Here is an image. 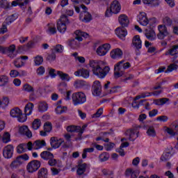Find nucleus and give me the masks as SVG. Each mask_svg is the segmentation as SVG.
Returning <instances> with one entry per match:
<instances>
[{
    "instance_id": "obj_56",
    "label": "nucleus",
    "mask_w": 178,
    "mask_h": 178,
    "mask_svg": "<svg viewBox=\"0 0 178 178\" xmlns=\"http://www.w3.org/2000/svg\"><path fill=\"white\" fill-rule=\"evenodd\" d=\"M24 90L26 91V92H34V88L29 84H25L24 86Z\"/></svg>"
},
{
    "instance_id": "obj_49",
    "label": "nucleus",
    "mask_w": 178,
    "mask_h": 178,
    "mask_svg": "<svg viewBox=\"0 0 178 178\" xmlns=\"http://www.w3.org/2000/svg\"><path fill=\"white\" fill-rule=\"evenodd\" d=\"M74 86L75 88H81V87H84V86H86V81L81 80H76L74 81Z\"/></svg>"
},
{
    "instance_id": "obj_36",
    "label": "nucleus",
    "mask_w": 178,
    "mask_h": 178,
    "mask_svg": "<svg viewBox=\"0 0 178 178\" xmlns=\"http://www.w3.org/2000/svg\"><path fill=\"white\" fill-rule=\"evenodd\" d=\"M20 165H22V160H19V158L17 157L16 159L11 163L10 166L11 169H17Z\"/></svg>"
},
{
    "instance_id": "obj_24",
    "label": "nucleus",
    "mask_w": 178,
    "mask_h": 178,
    "mask_svg": "<svg viewBox=\"0 0 178 178\" xmlns=\"http://www.w3.org/2000/svg\"><path fill=\"white\" fill-rule=\"evenodd\" d=\"M145 35L146 36V38H147V40H150V41H154L156 37L155 31H154L152 29H146Z\"/></svg>"
},
{
    "instance_id": "obj_43",
    "label": "nucleus",
    "mask_w": 178,
    "mask_h": 178,
    "mask_svg": "<svg viewBox=\"0 0 178 178\" xmlns=\"http://www.w3.org/2000/svg\"><path fill=\"white\" fill-rule=\"evenodd\" d=\"M17 19V15L16 14H13L10 16H8L6 19V24L9 25L10 24L13 22H15V20H16Z\"/></svg>"
},
{
    "instance_id": "obj_40",
    "label": "nucleus",
    "mask_w": 178,
    "mask_h": 178,
    "mask_svg": "<svg viewBox=\"0 0 178 178\" xmlns=\"http://www.w3.org/2000/svg\"><path fill=\"white\" fill-rule=\"evenodd\" d=\"M125 175H126V176L131 175V178H137L138 177L137 172L131 168L127 169Z\"/></svg>"
},
{
    "instance_id": "obj_54",
    "label": "nucleus",
    "mask_w": 178,
    "mask_h": 178,
    "mask_svg": "<svg viewBox=\"0 0 178 178\" xmlns=\"http://www.w3.org/2000/svg\"><path fill=\"white\" fill-rule=\"evenodd\" d=\"M2 140H3V143H4L5 144H7V143H9V141H10V134H9L8 132H6L3 136Z\"/></svg>"
},
{
    "instance_id": "obj_10",
    "label": "nucleus",
    "mask_w": 178,
    "mask_h": 178,
    "mask_svg": "<svg viewBox=\"0 0 178 178\" xmlns=\"http://www.w3.org/2000/svg\"><path fill=\"white\" fill-rule=\"evenodd\" d=\"M137 22L140 24L141 26H148L149 24V19H148V17L147 16V13L144 12L140 13L137 16Z\"/></svg>"
},
{
    "instance_id": "obj_17",
    "label": "nucleus",
    "mask_w": 178,
    "mask_h": 178,
    "mask_svg": "<svg viewBox=\"0 0 178 178\" xmlns=\"http://www.w3.org/2000/svg\"><path fill=\"white\" fill-rule=\"evenodd\" d=\"M115 34L121 40H124L126 35H127V31L124 27H118L115 29Z\"/></svg>"
},
{
    "instance_id": "obj_34",
    "label": "nucleus",
    "mask_w": 178,
    "mask_h": 178,
    "mask_svg": "<svg viewBox=\"0 0 178 178\" xmlns=\"http://www.w3.org/2000/svg\"><path fill=\"white\" fill-rule=\"evenodd\" d=\"M9 83V77L6 75H0V87H5Z\"/></svg>"
},
{
    "instance_id": "obj_7",
    "label": "nucleus",
    "mask_w": 178,
    "mask_h": 178,
    "mask_svg": "<svg viewBox=\"0 0 178 178\" xmlns=\"http://www.w3.org/2000/svg\"><path fill=\"white\" fill-rule=\"evenodd\" d=\"M39 168H41V162L38 160H33L27 164L26 170L29 173H34Z\"/></svg>"
},
{
    "instance_id": "obj_22",
    "label": "nucleus",
    "mask_w": 178,
    "mask_h": 178,
    "mask_svg": "<svg viewBox=\"0 0 178 178\" xmlns=\"http://www.w3.org/2000/svg\"><path fill=\"white\" fill-rule=\"evenodd\" d=\"M132 44L134 48H136V49H138V50L141 49V47H143V45H142L141 39L140 38V35H136L133 38Z\"/></svg>"
},
{
    "instance_id": "obj_3",
    "label": "nucleus",
    "mask_w": 178,
    "mask_h": 178,
    "mask_svg": "<svg viewBox=\"0 0 178 178\" xmlns=\"http://www.w3.org/2000/svg\"><path fill=\"white\" fill-rule=\"evenodd\" d=\"M75 34L76 35L75 39L71 40L69 43L70 47H71V48L73 49L79 48L80 46V42L83 41V38L81 37H84V38H87V37H88V33L83 32L80 30L76 31Z\"/></svg>"
},
{
    "instance_id": "obj_9",
    "label": "nucleus",
    "mask_w": 178,
    "mask_h": 178,
    "mask_svg": "<svg viewBox=\"0 0 178 178\" xmlns=\"http://www.w3.org/2000/svg\"><path fill=\"white\" fill-rule=\"evenodd\" d=\"M158 30L159 33L157 34V38H159V40H163L165 37L169 35V31H168V27L165 25H159Z\"/></svg>"
},
{
    "instance_id": "obj_47",
    "label": "nucleus",
    "mask_w": 178,
    "mask_h": 178,
    "mask_svg": "<svg viewBox=\"0 0 178 178\" xmlns=\"http://www.w3.org/2000/svg\"><path fill=\"white\" fill-rule=\"evenodd\" d=\"M14 66H15V67L17 68H20L22 67V66H24V62H23V60H21L20 58H16L14 62Z\"/></svg>"
},
{
    "instance_id": "obj_18",
    "label": "nucleus",
    "mask_w": 178,
    "mask_h": 178,
    "mask_svg": "<svg viewBox=\"0 0 178 178\" xmlns=\"http://www.w3.org/2000/svg\"><path fill=\"white\" fill-rule=\"evenodd\" d=\"M110 56L112 59H119L123 56V51L119 48L115 49L111 51Z\"/></svg>"
},
{
    "instance_id": "obj_14",
    "label": "nucleus",
    "mask_w": 178,
    "mask_h": 178,
    "mask_svg": "<svg viewBox=\"0 0 178 178\" xmlns=\"http://www.w3.org/2000/svg\"><path fill=\"white\" fill-rule=\"evenodd\" d=\"M125 134L129 136L128 140H129V141H134L138 137V131L134 129H128Z\"/></svg>"
},
{
    "instance_id": "obj_38",
    "label": "nucleus",
    "mask_w": 178,
    "mask_h": 178,
    "mask_svg": "<svg viewBox=\"0 0 178 178\" xmlns=\"http://www.w3.org/2000/svg\"><path fill=\"white\" fill-rule=\"evenodd\" d=\"M39 112H47L48 111V104L45 102H40L38 104Z\"/></svg>"
},
{
    "instance_id": "obj_45",
    "label": "nucleus",
    "mask_w": 178,
    "mask_h": 178,
    "mask_svg": "<svg viewBox=\"0 0 178 178\" xmlns=\"http://www.w3.org/2000/svg\"><path fill=\"white\" fill-rule=\"evenodd\" d=\"M147 134L149 137H156V131H155V128H154V127H149L147 129Z\"/></svg>"
},
{
    "instance_id": "obj_2",
    "label": "nucleus",
    "mask_w": 178,
    "mask_h": 178,
    "mask_svg": "<svg viewBox=\"0 0 178 178\" xmlns=\"http://www.w3.org/2000/svg\"><path fill=\"white\" fill-rule=\"evenodd\" d=\"M131 67V64H130V63H124V60H123L117 63L114 65V79H119V77H122V76L124 74V70Z\"/></svg>"
},
{
    "instance_id": "obj_1",
    "label": "nucleus",
    "mask_w": 178,
    "mask_h": 178,
    "mask_svg": "<svg viewBox=\"0 0 178 178\" xmlns=\"http://www.w3.org/2000/svg\"><path fill=\"white\" fill-rule=\"evenodd\" d=\"M104 61H97L95 60H90L89 61V66L95 76H97L99 79H105L106 74L109 73L111 68L109 66H105L104 68L101 67V65Z\"/></svg>"
},
{
    "instance_id": "obj_55",
    "label": "nucleus",
    "mask_w": 178,
    "mask_h": 178,
    "mask_svg": "<svg viewBox=\"0 0 178 178\" xmlns=\"http://www.w3.org/2000/svg\"><path fill=\"white\" fill-rule=\"evenodd\" d=\"M102 113H104V108H100L97 111V112L95 114L92 115V118H100Z\"/></svg>"
},
{
    "instance_id": "obj_13",
    "label": "nucleus",
    "mask_w": 178,
    "mask_h": 178,
    "mask_svg": "<svg viewBox=\"0 0 178 178\" xmlns=\"http://www.w3.org/2000/svg\"><path fill=\"white\" fill-rule=\"evenodd\" d=\"M110 9H111V12H113L114 15H118L122 9V6L118 0H114L110 6Z\"/></svg>"
},
{
    "instance_id": "obj_35",
    "label": "nucleus",
    "mask_w": 178,
    "mask_h": 178,
    "mask_svg": "<svg viewBox=\"0 0 178 178\" xmlns=\"http://www.w3.org/2000/svg\"><path fill=\"white\" fill-rule=\"evenodd\" d=\"M143 3L145 5H151V6H159V1L158 0H143Z\"/></svg>"
},
{
    "instance_id": "obj_26",
    "label": "nucleus",
    "mask_w": 178,
    "mask_h": 178,
    "mask_svg": "<svg viewBox=\"0 0 178 178\" xmlns=\"http://www.w3.org/2000/svg\"><path fill=\"white\" fill-rule=\"evenodd\" d=\"M47 34L54 35L56 34V26L54 23H49L47 24V29L46 30Z\"/></svg>"
},
{
    "instance_id": "obj_12",
    "label": "nucleus",
    "mask_w": 178,
    "mask_h": 178,
    "mask_svg": "<svg viewBox=\"0 0 178 178\" xmlns=\"http://www.w3.org/2000/svg\"><path fill=\"white\" fill-rule=\"evenodd\" d=\"M14 150L15 147L12 145H8L3 149V156L7 159H10L13 156Z\"/></svg>"
},
{
    "instance_id": "obj_21",
    "label": "nucleus",
    "mask_w": 178,
    "mask_h": 178,
    "mask_svg": "<svg viewBox=\"0 0 178 178\" xmlns=\"http://www.w3.org/2000/svg\"><path fill=\"white\" fill-rule=\"evenodd\" d=\"M178 54V44H174L165 52V55H170L171 56H175L174 59L177 58V55Z\"/></svg>"
},
{
    "instance_id": "obj_62",
    "label": "nucleus",
    "mask_w": 178,
    "mask_h": 178,
    "mask_svg": "<svg viewBox=\"0 0 178 178\" xmlns=\"http://www.w3.org/2000/svg\"><path fill=\"white\" fill-rule=\"evenodd\" d=\"M170 158V153L165 152L161 156V161H162L163 162H165V161H168Z\"/></svg>"
},
{
    "instance_id": "obj_50",
    "label": "nucleus",
    "mask_w": 178,
    "mask_h": 178,
    "mask_svg": "<svg viewBox=\"0 0 178 178\" xmlns=\"http://www.w3.org/2000/svg\"><path fill=\"white\" fill-rule=\"evenodd\" d=\"M34 62L37 66H40V65H42V62H44V58L41 56H37L34 58Z\"/></svg>"
},
{
    "instance_id": "obj_6",
    "label": "nucleus",
    "mask_w": 178,
    "mask_h": 178,
    "mask_svg": "<svg viewBox=\"0 0 178 178\" xmlns=\"http://www.w3.org/2000/svg\"><path fill=\"white\" fill-rule=\"evenodd\" d=\"M10 115L12 116V118H17L18 121H19L21 123L26 122V117H23V111H22V110H20V108L18 107L11 109Z\"/></svg>"
},
{
    "instance_id": "obj_5",
    "label": "nucleus",
    "mask_w": 178,
    "mask_h": 178,
    "mask_svg": "<svg viewBox=\"0 0 178 178\" xmlns=\"http://www.w3.org/2000/svg\"><path fill=\"white\" fill-rule=\"evenodd\" d=\"M70 22L69 21V18L67 15H63L60 18L57 22V30H58L59 33L63 34L66 31L67 24H69Z\"/></svg>"
},
{
    "instance_id": "obj_41",
    "label": "nucleus",
    "mask_w": 178,
    "mask_h": 178,
    "mask_svg": "<svg viewBox=\"0 0 178 178\" xmlns=\"http://www.w3.org/2000/svg\"><path fill=\"white\" fill-rule=\"evenodd\" d=\"M39 127H41V120L35 119L32 123V129L33 130H38Z\"/></svg>"
},
{
    "instance_id": "obj_37",
    "label": "nucleus",
    "mask_w": 178,
    "mask_h": 178,
    "mask_svg": "<svg viewBox=\"0 0 178 178\" xmlns=\"http://www.w3.org/2000/svg\"><path fill=\"white\" fill-rule=\"evenodd\" d=\"M26 151H27V149L26 147V143H21L17 147V154H23Z\"/></svg>"
},
{
    "instance_id": "obj_63",
    "label": "nucleus",
    "mask_w": 178,
    "mask_h": 178,
    "mask_svg": "<svg viewBox=\"0 0 178 178\" xmlns=\"http://www.w3.org/2000/svg\"><path fill=\"white\" fill-rule=\"evenodd\" d=\"M36 73L38 76H42L45 73V67L40 66L37 69Z\"/></svg>"
},
{
    "instance_id": "obj_23",
    "label": "nucleus",
    "mask_w": 178,
    "mask_h": 178,
    "mask_svg": "<svg viewBox=\"0 0 178 178\" xmlns=\"http://www.w3.org/2000/svg\"><path fill=\"white\" fill-rule=\"evenodd\" d=\"M74 76H81V77H83V79H88V77H90V71L84 68H82L81 70L76 71L74 72Z\"/></svg>"
},
{
    "instance_id": "obj_61",
    "label": "nucleus",
    "mask_w": 178,
    "mask_h": 178,
    "mask_svg": "<svg viewBox=\"0 0 178 178\" xmlns=\"http://www.w3.org/2000/svg\"><path fill=\"white\" fill-rule=\"evenodd\" d=\"M7 24H6V22L3 23L1 28H0V34H5V33H8Z\"/></svg>"
},
{
    "instance_id": "obj_58",
    "label": "nucleus",
    "mask_w": 178,
    "mask_h": 178,
    "mask_svg": "<svg viewBox=\"0 0 178 178\" xmlns=\"http://www.w3.org/2000/svg\"><path fill=\"white\" fill-rule=\"evenodd\" d=\"M54 51L57 52V54H62V52H63V46L62 44H56L54 47Z\"/></svg>"
},
{
    "instance_id": "obj_16",
    "label": "nucleus",
    "mask_w": 178,
    "mask_h": 178,
    "mask_svg": "<svg viewBox=\"0 0 178 178\" xmlns=\"http://www.w3.org/2000/svg\"><path fill=\"white\" fill-rule=\"evenodd\" d=\"M118 22L120 24H121L122 27H127L130 23V20H129V17L126 15L122 14L120 15L118 17Z\"/></svg>"
},
{
    "instance_id": "obj_11",
    "label": "nucleus",
    "mask_w": 178,
    "mask_h": 178,
    "mask_svg": "<svg viewBox=\"0 0 178 178\" xmlns=\"http://www.w3.org/2000/svg\"><path fill=\"white\" fill-rule=\"evenodd\" d=\"M109 49H111V44L106 43L102 46H99L97 49L96 52L99 56H105V55H106V54H108L109 51Z\"/></svg>"
},
{
    "instance_id": "obj_64",
    "label": "nucleus",
    "mask_w": 178,
    "mask_h": 178,
    "mask_svg": "<svg viewBox=\"0 0 178 178\" xmlns=\"http://www.w3.org/2000/svg\"><path fill=\"white\" fill-rule=\"evenodd\" d=\"M120 88V86H114L111 88L109 90V94H115L116 92H119Z\"/></svg>"
},
{
    "instance_id": "obj_28",
    "label": "nucleus",
    "mask_w": 178,
    "mask_h": 178,
    "mask_svg": "<svg viewBox=\"0 0 178 178\" xmlns=\"http://www.w3.org/2000/svg\"><path fill=\"white\" fill-rule=\"evenodd\" d=\"M34 109V104L33 103H28L26 104L24 108V113L27 116H30L31 113H33V110Z\"/></svg>"
},
{
    "instance_id": "obj_29",
    "label": "nucleus",
    "mask_w": 178,
    "mask_h": 178,
    "mask_svg": "<svg viewBox=\"0 0 178 178\" xmlns=\"http://www.w3.org/2000/svg\"><path fill=\"white\" fill-rule=\"evenodd\" d=\"M53 156L54 154L51 153V152L49 151H44L40 153V157L44 161H49Z\"/></svg>"
},
{
    "instance_id": "obj_51",
    "label": "nucleus",
    "mask_w": 178,
    "mask_h": 178,
    "mask_svg": "<svg viewBox=\"0 0 178 178\" xmlns=\"http://www.w3.org/2000/svg\"><path fill=\"white\" fill-rule=\"evenodd\" d=\"M47 161L49 166H56V165H58V161L55 159V156L54 155Z\"/></svg>"
},
{
    "instance_id": "obj_4",
    "label": "nucleus",
    "mask_w": 178,
    "mask_h": 178,
    "mask_svg": "<svg viewBox=\"0 0 178 178\" xmlns=\"http://www.w3.org/2000/svg\"><path fill=\"white\" fill-rule=\"evenodd\" d=\"M72 99L74 106H77L87 102V96L83 92H76L72 95Z\"/></svg>"
},
{
    "instance_id": "obj_8",
    "label": "nucleus",
    "mask_w": 178,
    "mask_h": 178,
    "mask_svg": "<svg viewBox=\"0 0 178 178\" xmlns=\"http://www.w3.org/2000/svg\"><path fill=\"white\" fill-rule=\"evenodd\" d=\"M92 92L95 97H99L102 94V86L99 81H95L92 86Z\"/></svg>"
},
{
    "instance_id": "obj_44",
    "label": "nucleus",
    "mask_w": 178,
    "mask_h": 178,
    "mask_svg": "<svg viewBox=\"0 0 178 178\" xmlns=\"http://www.w3.org/2000/svg\"><path fill=\"white\" fill-rule=\"evenodd\" d=\"M9 9L10 4L8 2V0H0V8Z\"/></svg>"
},
{
    "instance_id": "obj_53",
    "label": "nucleus",
    "mask_w": 178,
    "mask_h": 178,
    "mask_svg": "<svg viewBox=\"0 0 178 178\" xmlns=\"http://www.w3.org/2000/svg\"><path fill=\"white\" fill-rule=\"evenodd\" d=\"M147 97H151V92H142L139 95L136 97V99H141V98H147Z\"/></svg>"
},
{
    "instance_id": "obj_60",
    "label": "nucleus",
    "mask_w": 178,
    "mask_h": 178,
    "mask_svg": "<svg viewBox=\"0 0 178 178\" xmlns=\"http://www.w3.org/2000/svg\"><path fill=\"white\" fill-rule=\"evenodd\" d=\"M115 147V143H109L104 145V148L106 151H112Z\"/></svg>"
},
{
    "instance_id": "obj_30",
    "label": "nucleus",
    "mask_w": 178,
    "mask_h": 178,
    "mask_svg": "<svg viewBox=\"0 0 178 178\" xmlns=\"http://www.w3.org/2000/svg\"><path fill=\"white\" fill-rule=\"evenodd\" d=\"M163 26L165 27H172L173 26V20L168 16H165L163 18Z\"/></svg>"
},
{
    "instance_id": "obj_25",
    "label": "nucleus",
    "mask_w": 178,
    "mask_h": 178,
    "mask_svg": "<svg viewBox=\"0 0 178 178\" xmlns=\"http://www.w3.org/2000/svg\"><path fill=\"white\" fill-rule=\"evenodd\" d=\"M86 169L87 164L86 163L79 164L76 170L77 175L79 176H82V175H84V173H86Z\"/></svg>"
},
{
    "instance_id": "obj_15",
    "label": "nucleus",
    "mask_w": 178,
    "mask_h": 178,
    "mask_svg": "<svg viewBox=\"0 0 178 178\" xmlns=\"http://www.w3.org/2000/svg\"><path fill=\"white\" fill-rule=\"evenodd\" d=\"M19 131L20 134H22V136H26L28 138H31L33 137V133H31V131L29 129V127L26 125L20 127Z\"/></svg>"
},
{
    "instance_id": "obj_42",
    "label": "nucleus",
    "mask_w": 178,
    "mask_h": 178,
    "mask_svg": "<svg viewBox=\"0 0 178 178\" xmlns=\"http://www.w3.org/2000/svg\"><path fill=\"white\" fill-rule=\"evenodd\" d=\"M109 153L108 152H103L99 156V159L100 162H106L108 159H109Z\"/></svg>"
},
{
    "instance_id": "obj_39",
    "label": "nucleus",
    "mask_w": 178,
    "mask_h": 178,
    "mask_svg": "<svg viewBox=\"0 0 178 178\" xmlns=\"http://www.w3.org/2000/svg\"><path fill=\"white\" fill-rule=\"evenodd\" d=\"M16 51V46L11 44L8 47H6L5 54L10 56V54H13Z\"/></svg>"
},
{
    "instance_id": "obj_48",
    "label": "nucleus",
    "mask_w": 178,
    "mask_h": 178,
    "mask_svg": "<svg viewBox=\"0 0 178 178\" xmlns=\"http://www.w3.org/2000/svg\"><path fill=\"white\" fill-rule=\"evenodd\" d=\"M29 3V0H24V2H19L17 0L13 1L11 3V6H16L19 5V6H24Z\"/></svg>"
},
{
    "instance_id": "obj_32",
    "label": "nucleus",
    "mask_w": 178,
    "mask_h": 178,
    "mask_svg": "<svg viewBox=\"0 0 178 178\" xmlns=\"http://www.w3.org/2000/svg\"><path fill=\"white\" fill-rule=\"evenodd\" d=\"M81 131L80 126L70 125L67 127V131H68V133H79V131Z\"/></svg>"
},
{
    "instance_id": "obj_52",
    "label": "nucleus",
    "mask_w": 178,
    "mask_h": 178,
    "mask_svg": "<svg viewBox=\"0 0 178 178\" xmlns=\"http://www.w3.org/2000/svg\"><path fill=\"white\" fill-rule=\"evenodd\" d=\"M44 130L47 133H49L52 130V124L49 122H47L44 124Z\"/></svg>"
},
{
    "instance_id": "obj_33",
    "label": "nucleus",
    "mask_w": 178,
    "mask_h": 178,
    "mask_svg": "<svg viewBox=\"0 0 178 178\" xmlns=\"http://www.w3.org/2000/svg\"><path fill=\"white\" fill-rule=\"evenodd\" d=\"M58 76H59L60 79L63 81H70V76H69V74L66 73H63V72L58 71L57 72Z\"/></svg>"
},
{
    "instance_id": "obj_20",
    "label": "nucleus",
    "mask_w": 178,
    "mask_h": 178,
    "mask_svg": "<svg viewBox=\"0 0 178 178\" xmlns=\"http://www.w3.org/2000/svg\"><path fill=\"white\" fill-rule=\"evenodd\" d=\"M79 18L82 22H85L86 23H88V22H91L92 17L91 14L88 11H82L80 13Z\"/></svg>"
},
{
    "instance_id": "obj_31",
    "label": "nucleus",
    "mask_w": 178,
    "mask_h": 178,
    "mask_svg": "<svg viewBox=\"0 0 178 178\" xmlns=\"http://www.w3.org/2000/svg\"><path fill=\"white\" fill-rule=\"evenodd\" d=\"M38 178H48V170L47 168H40L38 172Z\"/></svg>"
},
{
    "instance_id": "obj_19",
    "label": "nucleus",
    "mask_w": 178,
    "mask_h": 178,
    "mask_svg": "<svg viewBox=\"0 0 178 178\" xmlns=\"http://www.w3.org/2000/svg\"><path fill=\"white\" fill-rule=\"evenodd\" d=\"M62 144H63V140L59 142L58 137L53 136L50 138V145L54 149H57Z\"/></svg>"
},
{
    "instance_id": "obj_27",
    "label": "nucleus",
    "mask_w": 178,
    "mask_h": 178,
    "mask_svg": "<svg viewBox=\"0 0 178 178\" xmlns=\"http://www.w3.org/2000/svg\"><path fill=\"white\" fill-rule=\"evenodd\" d=\"M33 147L35 149H40L43 148V147H47V143L44 140H37L33 143Z\"/></svg>"
},
{
    "instance_id": "obj_59",
    "label": "nucleus",
    "mask_w": 178,
    "mask_h": 178,
    "mask_svg": "<svg viewBox=\"0 0 178 178\" xmlns=\"http://www.w3.org/2000/svg\"><path fill=\"white\" fill-rule=\"evenodd\" d=\"M55 59H56V54H55V53H51V54H49L47 57V60H48L49 62H50V63L51 62H54V60H55Z\"/></svg>"
},
{
    "instance_id": "obj_46",
    "label": "nucleus",
    "mask_w": 178,
    "mask_h": 178,
    "mask_svg": "<svg viewBox=\"0 0 178 178\" xmlns=\"http://www.w3.org/2000/svg\"><path fill=\"white\" fill-rule=\"evenodd\" d=\"M138 99H134V102H132V106L133 108H134V109H138V108H140V105H143L144 102H145V99L143 100H140V102H136Z\"/></svg>"
},
{
    "instance_id": "obj_57",
    "label": "nucleus",
    "mask_w": 178,
    "mask_h": 178,
    "mask_svg": "<svg viewBox=\"0 0 178 178\" xmlns=\"http://www.w3.org/2000/svg\"><path fill=\"white\" fill-rule=\"evenodd\" d=\"M177 69H178L177 64L172 63L168 67L167 72H173V70H177Z\"/></svg>"
}]
</instances>
